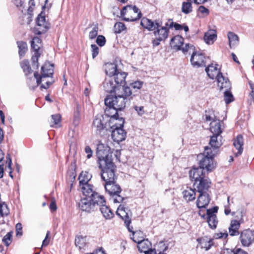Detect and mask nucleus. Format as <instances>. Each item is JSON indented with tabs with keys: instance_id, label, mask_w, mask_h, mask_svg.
<instances>
[{
	"instance_id": "nucleus-1",
	"label": "nucleus",
	"mask_w": 254,
	"mask_h": 254,
	"mask_svg": "<svg viewBox=\"0 0 254 254\" xmlns=\"http://www.w3.org/2000/svg\"><path fill=\"white\" fill-rule=\"evenodd\" d=\"M105 91L111 93L105 98L106 113L117 114V110H123L126 104L129 103L135 96L128 87L118 86L113 79L106 80L103 84Z\"/></svg>"
},
{
	"instance_id": "nucleus-2",
	"label": "nucleus",
	"mask_w": 254,
	"mask_h": 254,
	"mask_svg": "<svg viewBox=\"0 0 254 254\" xmlns=\"http://www.w3.org/2000/svg\"><path fill=\"white\" fill-rule=\"evenodd\" d=\"M140 25L148 31H153L155 39L152 40L154 47L158 46L161 41H164L168 37L169 28L166 24L163 25V22L158 19L152 20L146 17L142 18Z\"/></svg>"
},
{
	"instance_id": "nucleus-3",
	"label": "nucleus",
	"mask_w": 254,
	"mask_h": 254,
	"mask_svg": "<svg viewBox=\"0 0 254 254\" xmlns=\"http://www.w3.org/2000/svg\"><path fill=\"white\" fill-rule=\"evenodd\" d=\"M121 111L117 110V114L112 113L110 115L106 113L105 109L104 115H97L93 121L92 125L96 133L101 137H106L109 136L111 129L113 127V121L119 119L118 112Z\"/></svg>"
},
{
	"instance_id": "nucleus-4",
	"label": "nucleus",
	"mask_w": 254,
	"mask_h": 254,
	"mask_svg": "<svg viewBox=\"0 0 254 254\" xmlns=\"http://www.w3.org/2000/svg\"><path fill=\"white\" fill-rule=\"evenodd\" d=\"M219 148L211 146H205L203 153L197 155V156L199 166L193 167L191 170L200 168L202 172H204V170H206L208 172L213 171L217 166V162L214 158L218 153Z\"/></svg>"
},
{
	"instance_id": "nucleus-5",
	"label": "nucleus",
	"mask_w": 254,
	"mask_h": 254,
	"mask_svg": "<svg viewBox=\"0 0 254 254\" xmlns=\"http://www.w3.org/2000/svg\"><path fill=\"white\" fill-rule=\"evenodd\" d=\"M88 190H82L85 197L81 199L78 202V207L84 211L91 212L98 209V203L100 199V195L94 190L86 189Z\"/></svg>"
},
{
	"instance_id": "nucleus-6",
	"label": "nucleus",
	"mask_w": 254,
	"mask_h": 254,
	"mask_svg": "<svg viewBox=\"0 0 254 254\" xmlns=\"http://www.w3.org/2000/svg\"><path fill=\"white\" fill-rule=\"evenodd\" d=\"M189 176L192 181H194L193 186L196 185L197 191L199 193L207 192L210 188V180L205 176L204 172H201L200 168L196 170H190Z\"/></svg>"
},
{
	"instance_id": "nucleus-7",
	"label": "nucleus",
	"mask_w": 254,
	"mask_h": 254,
	"mask_svg": "<svg viewBox=\"0 0 254 254\" xmlns=\"http://www.w3.org/2000/svg\"><path fill=\"white\" fill-rule=\"evenodd\" d=\"M119 122V123L113 124L111 129L112 138L114 142L118 143L125 140L127 137V132L124 129V125L125 123V120L122 117L119 116V119H117Z\"/></svg>"
},
{
	"instance_id": "nucleus-8",
	"label": "nucleus",
	"mask_w": 254,
	"mask_h": 254,
	"mask_svg": "<svg viewBox=\"0 0 254 254\" xmlns=\"http://www.w3.org/2000/svg\"><path fill=\"white\" fill-rule=\"evenodd\" d=\"M106 192L113 199L114 203H121L125 198L120 195L122 192V188L115 181H108L104 184Z\"/></svg>"
},
{
	"instance_id": "nucleus-9",
	"label": "nucleus",
	"mask_w": 254,
	"mask_h": 254,
	"mask_svg": "<svg viewBox=\"0 0 254 254\" xmlns=\"http://www.w3.org/2000/svg\"><path fill=\"white\" fill-rule=\"evenodd\" d=\"M112 153L109 146L100 142L97 144L96 148V155L99 165L101 166L103 164L113 161Z\"/></svg>"
},
{
	"instance_id": "nucleus-10",
	"label": "nucleus",
	"mask_w": 254,
	"mask_h": 254,
	"mask_svg": "<svg viewBox=\"0 0 254 254\" xmlns=\"http://www.w3.org/2000/svg\"><path fill=\"white\" fill-rule=\"evenodd\" d=\"M99 167L101 169V178L105 183L117 179L118 177L115 175L116 166L113 161L103 164L101 166L99 165Z\"/></svg>"
},
{
	"instance_id": "nucleus-11",
	"label": "nucleus",
	"mask_w": 254,
	"mask_h": 254,
	"mask_svg": "<svg viewBox=\"0 0 254 254\" xmlns=\"http://www.w3.org/2000/svg\"><path fill=\"white\" fill-rule=\"evenodd\" d=\"M221 127L219 119L213 120L210 123V130L213 133V135L210 137L209 144L211 147L220 148L222 144L221 141L218 140V137L222 132Z\"/></svg>"
},
{
	"instance_id": "nucleus-12",
	"label": "nucleus",
	"mask_w": 254,
	"mask_h": 254,
	"mask_svg": "<svg viewBox=\"0 0 254 254\" xmlns=\"http://www.w3.org/2000/svg\"><path fill=\"white\" fill-rule=\"evenodd\" d=\"M116 214L124 221L125 225L127 227L128 231L132 233L133 235H134L136 232L133 231V227L130 226L132 215L130 210L127 207H125L124 205L120 204L118 207Z\"/></svg>"
},
{
	"instance_id": "nucleus-13",
	"label": "nucleus",
	"mask_w": 254,
	"mask_h": 254,
	"mask_svg": "<svg viewBox=\"0 0 254 254\" xmlns=\"http://www.w3.org/2000/svg\"><path fill=\"white\" fill-rule=\"evenodd\" d=\"M54 72V64H51L49 62H45L41 67L40 74L37 71L34 73V76L36 79L37 85H38L41 83L43 78L53 77Z\"/></svg>"
},
{
	"instance_id": "nucleus-14",
	"label": "nucleus",
	"mask_w": 254,
	"mask_h": 254,
	"mask_svg": "<svg viewBox=\"0 0 254 254\" xmlns=\"http://www.w3.org/2000/svg\"><path fill=\"white\" fill-rule=\"evenodd\" d=\"M41 45L42 40L40 38L38 37H34L31 42V48L35 52L34 55L31 58L32 63L33 66H35L36 69L39 67L38 60L40 56V53L39 51Z\"/></svg>"
},
{
	"instance_id": "nucleus-15",
	"label": "nucleus",
	"mask_w": 254,
	"mask_h": 254,
	"mask_svg": "<svg viewBox=\"0 0 254 254\" xmlns=\"http://www.w3.org/2000/svg\"><path fill=\"white\" fill-rule=\"evenodd\" d=\"M240 240L244 247H249L254 242V230L245 229L240 233Z\"/></svg>"
},
{
	"instance_id": "nucleus-16",
	"label": "nucleus",
	"mask_w": 254,
	"mask_h": 254,
	"mask_svg": "<svg viewBox=\"0 0 254 254\" xmlns=\"http://www.w3.org/2000/svg\"><path fill=\"white\" fill-rule=\"evenodd\" d=\"M98 208L102 213L106 219H111L114 216V214L111 209L106 205V201L103 195H101L98 203Z\"/></svg>"
},
{
	"instance_id": "nucleus-17",
	"label": "nucleus",
	"mask_w": 254,
	"mask_h": 254,
	"mask_svg": "<svg viewBox=\"0 0 254 254\" xmlns=\"http://www.w3.org/2000/svg\"><path fill=\"white\" fill-rule=\"evenodd\" d=\"M42 13L43 12H41L36 18L37 25L40 27L34 30V33L37 35L45 33L50 28V24L46 21V17L45 15H42Z\"/></svg>"
},
{
	"instance_id": "nucleus-18",
	"label": "nucleus",
	"mask_w": 254,
	"mask_h": 254,
	"mask_svg": "<svg viewBox=\"0 0 254 254\" xmlns=\"http://www.w3.org/2000/svg\"><path fill=\"white\" fill-rule=\"evenodd\" d=\"M205 59L206 58L202 53L193 51L190 61L193 67H205L206 66Z\"/></svg>"
},
{
	"instance_id": "nucleus-19",
	"label": "nucleus",
	"mask_w": 254,
	"mask_h": 254,
	"mask_svg": "<svg viewBox=\"0 0 254 254\" xmlns=\"http://www.w3.org/2000/svg\"><path fill=\"white\" fill-rule=\"evenodd\" d=\"M92 175L88 172H82L79 177V186L81 187L82 190H88L86 189L89 188L90 190H94V187L92 185L89 184L88 182L91 180Z\"/></svg>"
},
{
	"instance_id": "nucleus-20",
	"label": "nucleus",
	"mask_w": 254,
	"mask_h": 254,
	"mask_svg": "<svg viewBox=\"0 0 254 254\" xmlns=\"http://www.w3.org/2000/svg\"><path fill=\"white\" fill-rule=\"evenodd\" d=\"M211 200L210 196L207 192L199 193L196 202L197 207L199 208H206Z\"/></svg>"
},
{
	"instance_id": "nucleus-21",
	"label": "nucleus",
	"mask_w": 254,
	"mask_h": 254,
	"mask_svg": "<svg viewBox=\"0 0 254 254\" xmlns=\"http://www.w3.org/2000/svg\"><path fill=\"white\" fill-rule=\"evenodd\" d=\"M127 75V72L119 70L113 76L114 82L119 86L128 87L126 85V78Z\"/></svg>"
},
{
	"instance_id": "nucleus-22",
	"label": "nucleus",
	"mask_w": 254,
	"mask_h": 254,
	"mask_svg": "<svg viewBox=\"0 0 254 254\" xmlns=\"http://www.w3.org/2000/svg\"><path fill=\"white\" fill-rule=\"evenodd\" d=\"M128 13L129 14H131L132 13H135L136 14V16L134 17L131 16L130 17H127V18H124L125 21H134L138 20L141 18L142 16L141 12L137 6L135 5L132 6L131 5H128Z\"/></svg>"
},
{
	"instance_id": "nucleus-23",
	"label": "nucleus",
	"mask_w": 254,
	"mask_h": 254,
	"mask_svg": "<svg viewBox=\"0 0 254 254\" xmlns=\"http://www.w3.org/2000/svg\"><path fill=\"white\" fill-rule=\"evenodd\" d=\"M215 78L218 82V86L221 90L223 88L230 89V82L227 78H225L221 72H219Z\"/></svg>"
},
{
	"instance_id": "nucleus-24",
	"label": "nucleus",
	"mask_w": 254,
	"mask_h": 254,
	"mask_svg": "<svg viewBox=\"0 0 254 254\" xmlns=\"http://www.w3.org/2000/svg\"><path fill=\"white\" fill-rule=\"evenodd\" d=\"M184 38L180 35H176L172 38L170 41L172 48L176 51H181V47L184 44Z\"/></svg>"
},
{
	"instance_id": "nucleus-25",
	"label": "nucleus",
	"mask_w": 254,
	"mask_h": 254,
	"mask_svg": "<svg viewBox=\"0 0 254 254\" xmlns=\"http://www.w3.org/2000/svg\"><path fill=\"white\" fill-rule=\"evenodd\" d=\"M233 145L238 150L237 153H236V156L242 154L243 151L244 145V139L242 135L239 134L233 139Z\"/></svg>"
},
{
	"instance_id": "nucleus-26",
	"label": "nucleus",
	"mask_w": 254,
	"mask_h": 254,
	"mask_svg": "<svg viewBox=\"0 0 254 254\" xmlns=\"http://www.w3.org/2000/svg\"><path fill=\"white\" fill-rule=\"evenodd\" d=\"M133 240L134 242L137 243V248L138 251L141 253H144L145 251L151 248L152 244L147 239L136 241L133 238Z\"/></svg>"
},
{
	"instance_id": "nucleus-27",
	"label": "nucleus",
	"mask_w": 254,
	"mask_h": 254,
	"mask_svg": "<svg viewBox=\"0 0 254 254\" xmlns=\"http://www.w3.org/2000/svg\"><path fill=\"white\" fill-rule=\"evenodd\" d=\"M204 40L207 44H212L217 38V32L215 30L210 29L205 32L204 35Z\"/></svg>"
},
{
	"instance_id": "nucleus-28",
	"label": "nucleus",
	"mask_w": 254,
	"mask_h": 254,
	"mask_svg": "<svg viewBox=\"0 0 254 254\" xmlns=\"http://www.w3.org/2000/svg\"><path fill=\"white\" fill-rule=\"evenodd\" d=\"M218 65L217 64H215V65H213V64H210L208 66H205V71L210 78L212 79H214L219 72H221L220 69L218 70Z\"/></svg>"
},
{
	"instance_id": "nucleus-29",
	"label": "nucleus",
	"mask_w": 254,
	"mask_h": 254,
	"mask_svg": "<svg viewBox=\"0 0 254 254\" xmlns=\"http://www.w3.org/2000/svg\"><path fill=\"white\" fill-rule=\"evenodd\" d=\"M75 245L80 252L83 253L87 245L86 237L82 236L76 237L75 239Z\"/></svg>"
},
{
	"instance_id": "nucleus-30",
	"label": "nucleus",
	"mask_w": 254,
	"mask_h": 254,
	"mask_svg": "<svg viewBox=\"0 0 254 254\" xmlns=\"http://www.w3.org/2000/svg\"><path fill=\"white\" fill-rule=\"evenodd\" d=\"M195 189H192L191 188L187 187V189L183 191V198L187 202L194 200L196 195Z\"/></svg>"
},
{
	"instance_id": "nucleus-31",
	"label": "nucleus",
	"mask_w": 254,
	"mask_h": 254,
	"mask_svg": "<svg viewBox=\"0 0 254 254\" xmlns=\"http://www.w3.org/2000/svg\"><path fill=\"white\" fill-rule=\"evenodd\" d=\"M240 227V223L237 220H232L230 223V226L229 227V232L231 236H237L240 234L239 232V229Z\"/></svg>"
},
{
	"instance_id": "nucleus-32",
	"label": "nucleus",
	"mask_w": 254,
	"mask_h": 254,
	"mask_svg": "<svg viewBox=\"0 0 254 254\" xmlns=\"http://www.w3.org/2000/svg\"><path fill=\"white\" fill-rule=\"evenodd\" d=\"M229 40V45L230 48H235L238 45L239 43V38L238 36L233 32H229L227 34Z\"/></svg>"
},
{
	"instance_id": "nucleus-33",
	"label": "nucleus",
	"mask_w": 254,
	"mask_h": 254,
	"mask_svg": "<svg viewBox=\"0 0 254 254\" xmlns=\"http://www.w3.org/2000/svg\"><path fill=\"white\" fill-rule=\"evenodd\" d=\"M197 241L201 249H204L206 251L209 250L213 245L212 240H208L204 238H198Z\"/></svg>"
},
{
	"instance_id": "nucleus-34",
	"label": "nucleus",
	"mask_w": 254,
	"mask_h": 254,
	"mask_svg": "<svg viewBox=\"0 0 254 254\" xmlns=\"http://www.w3.org/2000/svg\"><path fill=\"white\" fill-rule=\"evenodd\" d=\"M119 70L117 68V65L113 63H108L106 65L105 72L107 75L112 77Z\"/></svg>"
},
{
	"instance_id": "nucleus-35",
	"label": "nucleus",
	"mask_w": 254,
	"mask_h": 254,
	"mask_svg": "<svg viewBox=\"0 0 254 254\" xmlns=\"http://www.w3.org/2000/svg\"><path fill=\"white\" fill-rule=\"evenodd\" d=\"M18 48V54L20 58L23 57L28 50L26 42L23 41H18L16 42Z\"/></svg>"
},
{
	"instance_id": "nucleus-36",
	"label": "nucleus",
	"mask_w": 254,
	"mask_h": 254,
	"mask_svg": "<svg viewBox=\"0 0 254 254\" xmlns=\"http://www.w3.org/2000/svg\"><path fill=\"white\" fill-rule=\"evenodd\" d=\"M20 66L23 69V71L26 76H28L29 74L32 73V70L30 65H29V62L28 60H24L21 62Z\"/></svg>"
},
{
	"instance_id": "nucleus-37",
	"label": "nucleus",
	"mask_w": 254,
	"mask_h": 254,
	"mask_svg": "<svg viewBox=\"0 0 254 254\" xmlns=\"http://www.w3.org/2000/svg\"><path fill=\"white\" fill-rule=\"evenodd\" d=\"M61 116L59 114H56L55 115H52V124L51 125V127H60L61 126Z\"/></svg>"
},
{
	"instance_id": "nucleus-38",
	"label": "nucleus",
	"mask_w": 254,
	"mask_h": 254,
	"mask_svg": "<svg viewBox=\"0 0 254 254\" xmlns=\"http://www.w3.org/2000/svg\"><path fill=\"white\" fill-rule=\"evenodd\" d=\"M192 10L191 2L184 1L182 3V11L185 14H189Z\"/></svg>"
},
{
	"instance_id": "nucleus-39",
	"label": "nucleus",
	"mask_w": 254,
	"mask_h": 254,
	"mask_svg": "<svg viewBox=\"0 0 254 254\" xmlns=\"http://www.w3.org/2000/svg\"><path fill=\"white\" fill-rule=\"evenodd\" d=\"M143 84V82L140 81H136L134 82L131 83L129 84V86L128 87L130 88V89L131 90L132 92H134L135 94V96H136V89L139 90L140 89Z\"/></svg>"
},
{
	"instance_id": "nucleus-40",
	"label": "nucleus",
	"mask_w": 254,
	"mask_h": 254,
	"mask_svg": "<svg viewBox=\"0 0 254 254\" xmlns=\"http://www.w3.org/2000/svg\"><path fill=\"white\" fill-rule=\"evenodd\" d=\"M226 90L224 92V101L226 104H229L234 100V98L230 89L226 88Z\"/></svg>"
},
{
	"instance_id": "nucleus-41",
	"label": "nucleus",
	"mask_w": 254,
	"mask_h": 254,
	"mask_svg": "<svg viewBox=\"0 0 254 254\" xmlns=\"http://www.w3.org/2000/svg\"><path fill=\"white\" fill-rule=\"evenodd\" d=\"M9 214V210L7 205L4 202L0 203V215L2 217L7 216Z\"/></svg>"
},
{
	"instance_id": "nucleus-42",
	"label": "nucleus",
	"mask_w": 254,
	"mask_h": 254,
	"mask_svg": "<svg viewBox=\"0 0 254 254\" xmlns=\"http://www.w3.org/2000/svg\"><path fill=\"white\" fill-rule=\"evenodd\" d=\"M166 25L168 26L169 29L174 27L176 30L183 29V25L173 22L172 19H169L168 22L166 23Z\"/></svg>"
},
{
	"instance_id": "nucleus-43",
	"label": "nucleus",
	"mask_w": 254,
	"mask_h": 254,
	"mask_svg": "<svg viewBox=\"0 0 254 254\" xmlns=\"http://www.w3.org/2000/svg\"><path fill=\"white\" fill-rule=\"evenodd\" d=\"M205 119L207 121H213L218 119L215 116L214 111L213 109H208L205 111Z\"/></svg>"
},
{
	"instance_id": "nucleus-44",
	"label": "nucleus",
	"mask_w": 254,
	"mask_h": 254,
	"mask_svg": "<svg viewBox=\"0 0 254 254\" xmlns=\"http://www.w3.org/2000/svg\"><path fill=\"white\" fill-rule=\"evenodd\" d=\"M207 222L208 224L209 227L212 229H215L216 228L218 220L217 216L207 219Z\"/></svg>"
},
{
	"instance_id": "nucleus-45",
	"label": "nucleus",
	"mask_w": 254,
	"mask_h": 254,
	"mask_svg": "<svg viewBox=\"0 0 254 254\" xmlns=\"http://www.w3.org/2000/svg\"><path fill=\"white\" fill-rule=\"evenodd\" d=\"M125 29V24L122 22H117L114 27V32L116 34L121 33Z\"/></svg>"
},
{
	"instance_id": "nucleus-46",
	"label": "nucleus",
	"mask_w": 254,
	"mask_h": 254,
	"mask_svg": "<svg viewBox=\"0 0 254 254\" xmlns=\"http://www.w3.org/2000/svg\"><path fill=\"white\" fill-rule=\"evenodd\" d=\"M218 206H214L211 208L207 209L206 210L207 219H210V218L216 216V215L215 213H217L218 212Z\"/></svg>"
},
{
	"instance_id": "nucleus-47",
	"label": "nucleus",
	"mask_w": 254,
	"mask_h": 254,
	"mask_svg": "<svg viewBox=\"0 0 254 254\" xmlns=\"http://www.w3.org/2000/svg\"><path fill=\"white\" fill-rule=\"evenodd\" d=\"M12 232L7 233L2 238V242L6 246H8L12 242Z\"/></svg>"
},
{
	"instance_id": "nucleus-48",
	"label": "nucleus",
	"mask_w": 254,
	"mask_h": 254,
	"mask_svg": "<svg viewBox=\"0 0 254 254\" xmlns=\"http://www.w3.org/2000/svg\"><path fill=\"white\" fill-rule=\"evenodd\" d=\"M80 120V115L78 108L77 107L73 115V124L75 126L78 125Z\"/></svg>"
},
{
	"instance_id": "nucleus-49",
	"label": "nucleus",
	"mask_w": 254,
	"mask_h": 254,
	"mask_svg": "<svg viewBox=\"0 0 254 254\" xmlns=\"http://www.w3.org/2000/svg\"><path fill=\"white\" fill-rule=\"evenodd\" d=\"M106 38L104 36L99 35L97 36L96 42L100 47L104 46L106 44Z\"/></svg>"
},
{
	"instance_id": "nucleus-50",
	"label": "nucleus",
	"mask_w": 254,
	"mask_h": 254,
	"mask_svg": "<svg viewBox=\"0 0 254 254\" xmlns=\"http://www.w3.org/2000/svg\"><path fill=\"white\" fill-rule=\"evenodd\" d=\"M198 12L202 14V17L207 16L209 14V10L203 5L199 6L198 8Z\"/></svg>"
},
{
	"instance_id": "nucleus-51",
	"label": "nucleus",
	"mask_w": 254,
	"mask_h": 254,
	"mask_svg": "<svg viewBox=\"0 0 254 254\" xmlns=\"http://www.w3.org/2000/svg\"><path fill=\"white\" fill-rule=\"evenodd\" d=\"M92 57L93 59L96 58L99 54V49L98 47L95 44H92L91 45Z\"/></svg>"
},
{
	"instance_id": "nucleus-52",
	"label": "nucleus",
	"mask_w": 254,
	"mask_h": 254,
	"mask_svg": "<svg viewBox=\"0 0 254 254\" xmlns=\"http://www.w3.org/2000/svg\"><path fill=\"white\" fill-rule=\"evenodd\" d=\"M98 25H95L92 30L89 33V37L90 39H94L98 34Z\"/></svg>"
},
{
	"instance_id": "nucleus-53",
	"label": "nucleus",
	"mask_w": 254,
	"mask_h": 254,
	"mask_svg": "<svg viewBox=\"0 0 254 254\" xmlns=\"http://www.w3.org/2000/svg\"><path fill=\"white\" fill-rule=\"evenodd\" d=\"M190 50H192L193 51H194V46L191 44H186L184 47H181V50L182 51L184 54H186Z\"/></svg>"
},
{
	"instance_id": "nucleus-54",
	"label": "nucleus",
	"mask_w": 254,
	"mask_h": 254,
	"mask_svg": "<svg viewBox=\"0 0 254 254\" xmlns=\"http://www.w3.org/2000/svg\"><path fill=\"white\" fill-rule=\"evenodd\" d=\"M159 245H160V247L162 246L163 248L162 249L157 250L158 253L157 254H166V253H164V252L168 249V246H165V244L162 242H160Z\"/></svg>"
},
{
	"instance_id": "nucleus-55",
	"label": "nucleus",
	"mask_w": 254,
	"mask_h": 254,
	"mask_svg": "<svg viewBox=\"0 0 254 254\" xmlns=\"http://www.w3.org/2000/svg\"><path fill=\"white\" fill-rule=\"evenodd\" d=\"M134 110L136 111V112L138 113V115L142 116L144 113V107L143 106H134Z\"/></svg>"
},
{
	"instance_id": "nucleus-56",
	"label": "nucleus",
	"mask_w": 254,
	"mask_h": 254,
	"mask_svg": "<svg viewBox=\"0 0 254 254\" xmlns=\"http://www.w3.org/2000/svg\"><path fill=\"white\" fill-rule=\"evenodd\" d=\"M50 231H47L46 237L45 239L43 241L42 245V247H46L47 246L49 243H50V240L49 239V237L50 236Z\"/></svg>"
},
{
	"instance_id": "nucleus-57",
	"label": "nucleus",
	"mask_w": 254,
	"mask_h": 254,
	"mask_svg": "<svg viewBox=\"0 0 254 254\" xmlns=\"http://www.w3.org/2000/svg\"><path fill=\"white\" fill-rule=\"evenodd\" d=\"M16 235L21 236L22 235V227L21 223H18L15 226Z\"/></svg>"
},
{
	"instance_id": "nucleus-58",
	"label": "nucleus",
	"mask_w": 254,
	"mask_h": 254,
	"mask_svg": "<svg viewBox=\"0 0 254 254\" xmlns=\"http://www.w3.org/2000/svg\"><path fill=\"white\" fill-rule=\"evenodd\" d=\"M128 5L124 6L121 11V15L123 19L124 20V18H127L125 16V15L127 12L128 13Z\"/></svg>"
},
{
	"instance_id": "nucleus-59",
	"label": "nucleus",
	"mask_w": 254,
	"mask_h": 254,
	"mask_svg": "<svg viewBox=\"0 0 254 254\" xmlns=\"http://www.w3.org/2000/svg\"><path fill=\"white\" fill-rule=\"evenodd\" d=\"M85 151L87 153V157L90 158L92 155V151L89 146H86L85 147Z\"/></svg>"
},
{
	"instance_id": "nucleus-60",
	"label": "nucleus",
	"mask_w": 254,
	"mask_h": 254,
	"mask_svg": "<svg viewBox=\"0 0 254 254\" xmlns=\"http://www.w3.org/2000/svg\"><path fill=\"white\" fill-rule=\"evenodd\" d=\"M250 87L252 90L251 92L250 93V95L252 97L254 102V83H253L251 81L249 82Z\"/></svg>"
},
{
	"instance_id": "nucleus-61",
	"label": "nucleus",
	"mask_w": 254,
	"mask_h": 254,
	"mask_svg": "<svg viewBox=\"0 0 254 254\" xmlns=\"http://www.w3.org/2000/svg\"><path fill=\"white\" fill-rule=\"evenodd\" d=\"M54 82V81H52L51 82L50 81H47L45 84H46V85L43 84H42L40 86V88L41 89L42 88H44V89H48L51 85H52L53 83Z\"/></svg>"
},
{
	"instance_id": "nucleus-62",
	"label": "nucleus",
	"mask_w": 254,
	"mask_h": 254,
	"mask_svg": "<svg viewBox=\"0 0 254 254\" xmlns=\"http://www.w3.org/2000/svg\"><path fill=\"white\" fill-rule=\"evenodd\" d=\"M157 250H156L155 249H152V248H150L149 250L145 251L144 253V254H157Z\"/></svg>"
},
{
	"instance_id": "nucleus-63",
	"label": "nucleus",
	"mask_w": 254,
	"mask_h": 254,
	"mask_svg": "<svg viewBox=\"0 0 254 254\" xmlns=\"http://www.w3.org/2000/svg\"><path fill=\"white\" fill-rule=\"evenodd\" d=\"M94 254H106L103 248L102 247L99 248V249H96L94 251Z\"/></svg>"
},
{
	"instance_id": "nucleus-64",
	"label": "nucleus",
	"mask_w": 254,
	"mask_h": 254,
	"mask_svg": "<svg viewBox=\"0 0 254 254\" xmlns=\"http://www.w3.org/2000/svg\"><path fill=\"white\" fill-rule=\"evenodd\" d=\"M235 250L226 249H224L221 254H234Z\"/></svg>"
}]
</instances>
